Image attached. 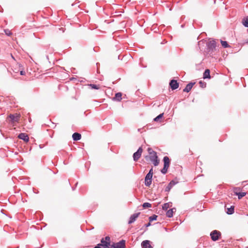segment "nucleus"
Returning <instances> with one entry per match:
<instances>
[{"mask_svg":"<svg viewBox=\"0 0 248 248\" xmlns=\"http://www.w3.org/2000/svg\"><path fill=\"white\" fill-rule=\"evenodd\" d=\"M163 161L164 162V166L163 169L161 170V172L163 174H165L167 172L168 169L170 166V160L168 156H165L163 157Z\"/></svg>","mask_w":248,"mask_h":248,"instance_id":"obj_1","label":"nucleus"},{"mask_svg":"<svg viewBox=\"0 0 248 248\" xmlns=\"http://www.w3.org/2000/svg\"><path fill=\"white\" fill-rule=\"evenodd\" d=\"M207 49H208V52L210 53V54H212L213 51L214 50H216V41L214 40L209 41L207 44Z\"/></svg>","mask_w":248,"mask_h":248,"instance_id":"obj_2","label":"nucleus"},{"mask_svg":"<svg viewBox=\"0 0 248 248\" xmlns=\"http://www.w3.org/2000/svg\"><path fill=\"white\" fill-rule=\"evenodd\" d=\"M110 248H125V241L121 240L117 243H113L111 245Z\"/></svg>","mask_w":248,"mask_h":248,"instance_id":"obj_3","label":"nucleus"},{"mask_svg":"<svg viewBox=\"0 0 248 248\" xmlns=\"http://www.w3.org/2000/svg\"><path fill=\"white\" fill-rule=\"evenodd\" d=\"M143 149L141 147H139L138 150L134 153L133 155V160L134 161H137L140 157L142 153Z\"/></svg>","mask_w":248,"mask_h":248,"instance_id":"obj_4","label":"nucleus"},{"mask_svg":"<svg viewBox=\"0 0 248 248\" xmlns=\"http://www.w3.org/2000/svg\"><path fill=\"white\" fill-rule=\"evenodd\" d=\"M20 117V115L19 114H10L8 116V118L10 119V121L12 123H14L15 122H18Z\"/></svg>","mask_w":248,"mask_h":248,"instance_id":"obj_5","label":"nucleus"},{"mask_svg":"<svg viewBox=\"0 0 248 248\" xmlns=\"http://www.w3.org/2000/svg\"><path fill=\"white\" fill-rule=\"evenodd\" d=\"M220 235V232L217 230H214L210 233L211 238L214 241H217Z\"/></svg>","mask_w":248,"mask_h":248,"instance_id":"obj_6","label":"nucleus"},{"mask_svg":"<svg viewBox=\"0 0 248 248\" xmlns=\"http://www.w3.org/2000/svg\"><path fill=\"white\" fill-rule=\"evenodd\" d=\"M169 85L172 90H176L179 87V83L175 79L171 80Z\"/></svg>","mask_w":248,"mask_h":248,"instance_id":"obj_7","label":"nucleus"},{"mask_svg":"<svg viewBox=\"0 0 248 248\" xmlns=\"http://www.w3.org/2000/svg\"><path fill=\"white\" fill-rule=\"evenodd\" d=\"M178 183V182L177 181L174 180L171 181L165 188V191L166 192L170 191L171 188Z\"/></svg>","mask_w":248,"mask_h":248,"instance_id":"obj_8","label":"nucleus"},{"mask_svg":"<svg viewBox=\"0 0 248 248\" xmlns=\"http://www.w3.org/2000/svg\"><path fill=\"white\" fill-rule=\"evenodd\" d=\"M153 176L147 174L145 177V185L147 186H149L152 184Z\"/></svg>","mask_w":248,"mask_h":248,"instance_id":"obj_9","label":"nucleus"},{"mask_svg":"<svg viewBox=\"0 0 248 248\" xmlns=\"http://www.w3.org/2000/svg\"><path fill=\"white\" fill-rule=\"evenodd\" d=\"M140 215V212L135 213V214L132 215L129 218V220L128 221V223L129 224H130L134 223L136 221V219L139 217Z\"/></svg>","mask_w":248,"mask_h":248,"instance_id":"obj_10","label":"nucleus"},{"mask_svg":"<svg viewBox=\"0 0 248 248\" xmlns=\"http://www.w3.org/2000/svg\"><path fill=\"white\" fill-rule=\"evenodd\" d=\"M18 138L19 139L22 140L25 142H28L29 140V138L27 134L24 133H21L18 135Z\"/></svg>","mask_w":248,"mask_h":248,"instance_id":"obj_11","label":"nucleus"},{"mask_svg":"<svg viewBox=\"0 0 248 248\" xmlns=\"http://www.w3.org/2000/svg\"><path fill=\"white\" fill-rule=\"evenodd\" d=\"M101 246L103 248H110L111 244H109V242H107L104 238L101 239V243L100 244Z\"/></svg>","mask_w":248,"mask_h":248,"instance_id":"obj_12","label":"nucleus"},{"mask_svg":"<svg viewBox=\"0 0 248 248\" xmlns=\"http://www.w3.org/2000/svg\"><path fill=\"white\" fill-rule=\"evenodd\" d=\"M141 245L142 248H152L149 240H146L142 241Z\"/></svg>","mask_w":248,"mask_h":248,"instance_id":"obj_13","label":"nucleus"},{"mask_svg":"<svg viewBox=\"0 0 248 248\" xmlns=\"http://www.w3.org/2000/svg\"><path fill=\"white\" fill-rule=\"evenodd\" d=\"M195 83V82H190L188 84H187L186 87L184 89L183 92L186 93H188L189 92H190V91L191 90L193 86L194 85Z\"/></svg>","mask_w":248,"mask_h":248,"instance_id":"obj_14","label":"nucleus"},{"mask_svg":"<svg viewBox=\"0 0 248 248\" xmlns=\"http://www.w3.org/2000/svg\"><path fill=\"white\" fill-rule=\"evenodd\" d=\"M122 94L121 93L119 92L115 93V96L113 98L112 100L114 101H117L120 102L122 100Z\"/></svg>","mask_w":248,"mask_h":248,"instance_id":"obj_15","label":"nucleus"},{"mask_svg":"<svg viewBox=\"0 0 248 248\" xmlns=\"http://www.w3.org/2000/svg\"><path fill=\"white\" fill-rule=\"evenodd\" d=\"M72 138L74 140L78 141L81 139V135L78 133L75 132L72 135Z\"/></svg>","mask_w":248,"mask_h":248,"instance_id":"obj_16","label":"nucleus"},{"mask_svg":"<svg viewBox=\"0 0 248 248\" xmlns=\"http://www.w3.org/2000/svg\"><path fill=\"white\" fill-rule=\"evenodd\" d=\"M210 70L208 69H206L203 73V78L204 79L210 78L211 76H210Z\"/></svg>","mask_w":248,"mask_h":248,"instance_id":"obj_17","label":"nucleus"},{"mask_svg":"<svg viewBox=\"0 0 248 248\" xmlns=\"http://www.w3.org/2000/svg\"><path fill=\"white\" fill-rule=\"evenodd\" d=\"M174 210L175 211L176 208H173L168 210L166 212V216L169 218L172 217Z\"/></svg>","mask_w":248,"mask_h":248,"instance_id":"obj_18","label":"nucleus"},{"mask_svg":"<svg viewBox=\"0 0 248 248\" xmlns=\"http://www.w3.org/2000/svg\"><path fill=\"white\" fill-rule=\"evenodd\" d=\"M242 23L245 27L248 28V16L242 19Z\"/></svg>","mask_w":248,"mask_h":248,"instance_id":"obj_19","label":"nucleus"},{"mask_svg":"<svg viewBox=\"0 0 248 248\" xmlns=\"http://www.w3.org/2000/svg\"><path fill=\"white\" fill-rule=\"evenodd\" d=\"M151 161H152L155 166H156L159 164V160L158 159V156H155V157H154V159H152L150 160Z\"/></svg>","mask_w":248,"mask_h":248,"instance_id":"obj_20","label":"nucleus"},{"mask_svg":"<svg viewBox=\"0 0 248 248\" xmlns=\"http://www.w3.org/2000/svg\"><path fill=\"white\" fill-rule=\"evenodd\" d=\"M234 207L231 206L230 208L227 209V214L228 215H232L234 213Z\"/></svg>","mask_w":248,"mask_h":248,"instance_id":"obj_21","label":"nucleus"},{"mask_svg":"<svg viewBox=\"0 0 248 248\" xmlns=\"http://www.w3.org/2000/svg\"><path fill=\"white\" fill-rule=\"evenodd\" d=\"M220 42L221 45L224 48H228L230 47V45L228 44V42L225 41L220 40Z\"/></svg>","mask_w":248,"mask_h":248,"instance_id":"obj_22","label":"nucleus"},{"mask_svg":"<svg viewBox=\"0 0 248 248\" xmlns=\"http://www.w3.org/2000/svg\"><path fill=\"white\" fill-rule=\"evenodd\" d=\"M164 113H161L157 116L154 119V121L155 122H158L159 121L160 119H161L163 116Z\"/></svg>","mask_w":248,"mask_h":248,"instance_id":"obj_23","label":"nucleus"},{"mask_svg":"<svg viewBox=\"0 0 248 248\" xmlns=\"http://www.w3.org/2000/svg\"><path fill=\"white\" fill-rule=\"evenodd\" d=\"M155 156H157V154H156V153L153 154L151 155H149V156H145V159L147 160L149 158L150 159V160H151L152 159H154V157H155Z\"/></svg>","mask_w":248,"mask_h":248,"instance_id":"obj_24","label":"nucleus"},{"mask_svg":"<svg viewBox=\"0 0 248 248\" xmlns=\"http://www.w3.org/2000/svg\"><path fill=\"white\" fill-rule=\"evenodd\" d=\"M246 194V192H239L236 193V195L238 196V198L239 199H241L243 197H244Z\"/></svg>","mask_w":248,"mask_h":248,"instance_id":"obj_25","label":"nucleus"},{"mask_svg":"<svg viewBox=\"0 0 248 248\" xmlns=\"http://www.w3.org/2000/svg\"><path fill=\"white\" fill-rule=\"evenodd\" d=\"M157 215H153V216H152L149 217V221L151 222V221H153L154 220H156L157 219Z\"/></svg>","mask_w":248,"mask_h":248,"instance_id":"obj_26","label":"nucleus"},{"mask_svg":"<svg viewBox=\"0 0 248 248\" xmlns=\"http://www.w3.org/2000/svg\"><path fill=\"white\" fill-rule=\"evenodd\" d=\"M89 86L90 87H91V89H92L98 90V89H99V85H97L96 84H90L89 85Z\"/></svg>","mask_w":248,"mask_h":248,"instance_id":"obj_27","label":"nucleus"},{"mask_svg":"<svg viewBox=\"0 0 248 248\" xmlns=\"http://www.w3.org/2000/svg\"><path fill=\"white\" fill-rule=\"evenodd\" d=\"M170 207V204L169 203H165L162 205V209L164 210H167Z\"/></svg>","mask_w":248,"mask_h":248,"instance_id":"obj_28","label":"nucleus"},{"mask_svg":"<svg viewBox=\"0 0 248 248\" xmlns=\"http://www.w3.org/2000/svg\"><path fill=\"white\" fill-rule=\"evenodd\" d=\"M151 206H152L151 204L149 202H144L142 204V207L144 208L151 207Z\"/></svg>","mask_w":248,"mask_h":248,"instance_id":"obj_29","label":"nucleus"},{"mask_svg":"<svg viewBox=\"0 0 248 248\" xmlns=\"http://www.w3.org/2000/svg\"><path fill=\"white\" fill-rule=\"evenodd\" d=\"M5 33L8 36H11L12 34V33L10 30L9 29H5L4 30Z\"/></svg>","mask_w":248,"mask_h":248,"instance_id":"obj_30","label":"nucleus"},{"mask_svg":"<svg viewBox=\"0 0 248 248\" xmlns=\"http://www.w3.org/2000/svg\"><path fill=\"white\" fill-rule=\"evenodd\" d=\"M147 151H148V152L149 155H151L153 154L156 153L155 151L153 150V149L151 148H148L147 149Z\"/></svg>","mask_w":248,"mask_h":248,"instance_id":"obj_31","label":"nucleus"},{"mask_svg":"<svg viewBox=\"0 0 248 248\" xmlns=\"http://www.w3.org/2000/svg\"><path fill=\"white\" fill-rule=\"evenodd\" d=\"M104 238V240L107 242H109V244H110V238L109 236H106Z\"/></svg>","mask_w":248,"mask_h":248,"instance_id":"obj_32","label":"nucleus"},{"mask_svg":"<svg viewBox=\"0 0 248 248\" xmlns=\"http://www.w3.org/2000/svg\"><path fill=\"white\" fill-rule=\"evenodd\" d=\"M199 83L201 85V87H202V88H204L206 86V84L204 82H202V81H200L199 82Z\"/></svg>","mask_w":248,"mask_h":248,"instance_id":"obj_33","label":"nucleus"},{"mask_svg":"<svg viewBox=\"0 0 248 248\" xmlns=\"http://www.w3.org/2000/svg\"><path fill=\"white\" fill-rule=\"evenodd\" d=\"M148 175H152L153 176V168H152L148 172V173H147Z\"/></svg>","mask_w":248,"mask_h":248,"instance_id":"obj_34","label":"nucleus"},{"mask_svg":"<svg viewBox=\"0 0 248 248\" xmlns=\"http://www.w3.org/2000/svg\"><path fill=\"white\" fill-rule=\"evenodd\" d=\"M248 43V38L246 40H245V41H244L243 42H241V44L242 45H244L245 44H247Z\"/></svg>","mask_w":248,"mask_h":248,"instance_id":"obj_35","label":"nucleus"},{"mask_svg":"<svg viewBox=\"0 0 248 248\" xmlns=\"http://www.w3.org/2000/svg\"><path fill=\"white\" fill-rule=\"evenodd\" d=\"M151 225V224L150 222L149 221V223H147V224L144 225V227L147 228V227H148L150 226Z\"/></svg>","mask_w":248,"mask_h":248,"instance_id":"obj_36","label":"nucleus"},{"mask_svg":"<svg viewBox=\"0 0 248 248\" xmlns=\"http://www.w3.org/2000/svg\"><path fill=\"white\" fill-rule=\"evenodd\" d=\"M20 74L22 76L25 75V72L23 70H21L20 71Z\"/></svg>","mask_w":248,"mask_h":248,"instance_id":"obj_37","label":"nucleus"},{"mask_svg":"<svg viewBox=\"0 0 248 248\" xmlns=\"http://www.w3.org/2000/svg\"><path fill=\"white\" fill-rule=\"evenodd\" d=\"M94 248H101V245H100V244H98L96 245L94 247Z\"/></svg>","mask_w":248,"mask_h":248,"instance_id":"obj_38","label":"nucleus"},{"mask_svg":"<svg viewBox=\"0 0 248 248\" xmlns=\"http://www.w3.org/2000/svg\"><path fill=\"white\" fill-rule=\"evenodd\" d=\"M44 147V145H42V144L39 145V148H40V149L43 148Z\"/></svg>","mask_w":248,"mask_h":248,"instance_id":"obj_39","label":"nucleus"},{"mask_svg":"<svg viewBox=\"0 0 248 248\" xmlns=\"http://www.w3.org/2000/svg\"><path fill=\"white\" fill-rule=\"evenodd\" d=\"M12 77H13V78H15V76H14V75H13L12 74Z\"/></svg>","mask_w":248,"mask_h":248,"instance_id":"obj_40","label":"nucleus"},{"mask_svg":"<svg viewBox=\"0 0 248 248\" xmlns=\"http://www.w3.org/2000/svg\"><path fill=\"white\" fill-rule=\"evenodd\" d=\"M12 58L14 59V57L12 55Z\"/></svg>","mask_w":248,"mask_h":248,"instance_id":"obj_41","label":"nucleus"}]
</instances>
